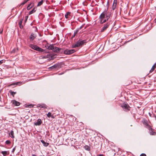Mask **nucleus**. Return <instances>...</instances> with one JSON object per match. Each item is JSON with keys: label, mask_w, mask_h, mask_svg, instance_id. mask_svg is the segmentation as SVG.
Segmentation results:
<instances>
[{"label": "nucleus", "mask_w": 156, "mask_h": 156, "mask_svg": "<svg viewBox=\"0 0 156 156\" xmlns=\"http://www.w3.org/2000/svg\"><path fill=\"white\" fill-rule=\"evenodd\" d=\"M86 41V40H79L75 44H73L72 47L73 48H75L76 47H79L80 46H82L87 42Z\"/></svg>", "instance_id": "f257e3e1"}, {"label": "nucleus", "mask_w": 156, "mask_h": 156, "mask_svg": "<svg viewBox=\"0 0 156 156\" xmlns=\"http://www.w3.org/2000/svg\"><path fill=\"white\" fill-rule=\"evenodd\" d=\"M29 47L32 49L37 51L43 52L44 51V50L42 49L39 48L36 45L31 44H29Z\"/></svg>", "instance_id": "f03ea898"}, {"label": "nucleus", "mask_w": 156, "mask_h": 156, "mask_svg": "<svg viewBox=\"0 0 156 156\" xmlns=\"http://www.w3.org/2000/svg\"><path fill=\"white\" fill-rule=\"evenodd\" d=\"M105 11H106V14H105V16H106V19L104 20L103 21H102L101 20V23H103L105 22H106L108 20V19L110 18V13L109 12H108L107 11V9H105Z\"/></svg>", "instance_id": "7ed1b4c3"}, {"label": "nucleus", "mask_w": 156, "mask_h": 156, "mask_svg": "<svg viewBox=\"0 0 156 156\" xmlns=\"http://www.w3.org/2000/svg\"><path fill=\"white\" fill-rule=\"evenodd\" d=\"M75 51L74 49L66 50L64 51V53L67 55H70L73 54Z\"/></svg>", "instance_id": "20e7f679"}, {"label": "nucleus", "mask_w": 156, "mask_h": 156, "mask_svg": "<svg viewBox=\"0 0 156 156\" xmlns=\"http://www.w3.org/2000/svg\"><path fill=\"white\" fill-rule=\"evenodd\" d=\"M143 122L144 124L146 126V128L150 130V129H151V127L150 126L148 125L147 121L145 120H144Z\"/></svg>", "instance_id": "39448f33"}, {"label": "nucleus", "mask_w": 156, "mask_h": 156, "mask_svg": "<svg viewBox=\"0 0 156 156\" xmlns=\"http://www.w3.org/2000/svg\"><path fill=\"white\" fill-rule=\"evenodd\" d=\"M42 123L41 120L40 119H38L37 120V122H35L34 124L35 126H40Z\"/></svg>", "instance_id": "423d86ee"}, {"label": "nucleus", "mask_w": 156, "mask_h": 156, "mask_svg": "<svg viewBox=\"0 0 156 156\" xmlns=\"http://www.w3.org/2000/svg\"><path fill=\"white\" fill-rule=\"evenodd\" d=\"M122 107L123 109H125L126 110H129V105L125 103H123V104L122 105Z\"/></svg>", "instance_id": "0eeeda50"}, {"label": "nucleus", "mask_w": 156, "mask_h": 156, "mask_svg": "<svg viewBox=\"0 0 156 156\" xmlns=\"http://www.w3.org/2000/svg\"><path fill=\"white\" fill-rule=\"evenodd\" d=\"M12 102L13 105L16 106H18L20 105V103L19 102L16 101L15 100H13L12 101Z\"/></svg>", "instance_id": "6e6552de"}, {"label": "nucleus", "mask_w": 156, "mask_h": 156, "mask_svg": "<svg viewBox=\"0 0 156 156\" xmlns=\"http://www.w3.org/2000/svg\"><path fill=\"white\" fill-rule=\"evenodd\" d=\"M61 50V48H58L57 47H54L52 51L55 52H58L60 51Z\"/></svg>", "instance_id": "1a4fd4ad"}, {"label": "nucleus", "mask_w": 156, "mask_h": 156, "mask_svg": "<svg viewBox=\"0 0 156 156\" xmlns=\"http://www.w3.org/2000/svg\"><path fill=\"white\" fill-rule=\"evenodd\" d=\"M109 25V24H108V23L105 24L104 25V26L102 28L101 31L103 32L108 27Z\"/></svg>", "instance_id": "9d476101"}, {"label": "nucleus", "mask_w": 156, "mask_h": 156, "mask_svg": "<svg viewBox=\"0 0 156 156\" xmlns=\"http://www.w3.org/2000/svg\"><path fill=\"white\" fill-rule=\"evenodd\" d=\"M117 0H114L112 6V9L114 10L117 5Z\"/></svg>", "instance_id": "9b49d317"}, {"label": "nucleus", "mask_w": 156, "mask_h": 156, "mask_svg": "<svg viewBox=\"0 0 156 156\" xmlns=\"http://www.w3.org/2000/svg\"><path fill=\"white\" fill-rule=\"evenodd\" d=\"M105 14H106V11H104L100 16V18L102 20L105 18Z\"/></svg>", "instance_id": "f8f14e48"}, {"label": "nucleus", "mask_w": 156, "mask_h": 156, "mask_svg": "<svg viewBox=\"0 0 156 156\" xmlns=\"http://www.w3.org/2000/svg\"><path fill=\"white\" fill-rule=\"evenodd\" d=\"M41 142L43 144V145L45 147H47L49 145V143L45 142L43 140H41Z\"/></svg>", "instance_id": "ddd939ff"}, {"label": "nucleus", "mask_w": 156, "mask_h": 156, "mask_svg": "<svg viewBox=\"0 0 156 156\" xmlns=\"http://www.w3.org/2000/svg\"><path fill=\"white\" fill-rule=\"evenodd\" d=\"M54 46L53 44H50L49 45H47L46 46L47 48L49 50H53Z\"/></svg>", "instance_id": "4468645a"}, {"label": "nucleus", "mask_w": 156, "mask_h": 156, "mask_svg": "<svg viewBox=\"0 0 156 156\" xmlns=\"http://www.w3.org/2000/svg\"><path fill=\"white\" fill-rule=\"evenodd\" d=\"M70 14H71L70 12H67L66 13L65 15V17L67 19H68L69 17L70 16Z\"/></svg>", "instance_id": "2eb2a0df"}, {"label": "nucleus", "mask_w": 156, "mask_h": 156, "mask_svg": "<svg viewBox=\"0 0 156 156\" xmlns=\"http://www.w3.org/2000/svg\"><path fill=\"white\" fill-rule=\"evenodd\" d=\"M36 37L35 35L33 34L32 33L31 34L30 36V38L32 40H34Z\"/></svg>", "instance_id": "dca6fc26"}, {"label": "nucleus", "mask_w": 156, "mask_h": 156, "mask_svg": "<svg viewBox=\"0 0 156 156\" xmlns=\"http://www.w3.org/2000/svg\"><path fill=\"white\" fill-rule=\"evenodd\" d=\"M150 131V134L152 135H155L156 134V133L154 132L152 129L151 128V129H150V130H149Z\"/></svg>", "instance_id": "f3484780"}, {"label": "nucleus", "mask_w": 156, "mask_h": 156, "mask_svg": "<svg viewBox=\"0 0 156 156\" xmlns=\"http://www.w3.org/2000/svg\"><path fill=\"white\" fill-rule=\"evenodd\" d=\"M14 132L13 130H11L10 133H9V135L12 138H14Z\"/></svg>", "instance_id": "a211bd4d"}, {"label": "nucleus", "mask_w": 156, "mask_h": 156, "mask_svg": "<svg viewBox=\"0 0 156 156\" xmlns=\"http://www.w3.org/2000/svg\"><path fill=\"white\" fill-rule=\"evenodd\" d=\"M38 106L41 108H46V105L44 104L38 105Z\"/></svg>", "instance_id": "6ab92c4d"}, {"label": "nucleus", "mask_w": 156, "mask_h": 156, "mask_svg": "<svg viewBox=\"0 0 156 156\" xmlns=\"http://www.w3.org/2000/svg\"><path fill=\"white\" fill-rule=\"evenodd\" d=\"M48 117L50 118L51 117L52 118H53V116L51 115V113L50 112H49L47 115Z\"/></svg>", "instance_id": "aec40b11"}, {"label": "nucleus", "mask_w": 156, "mask_h": 156, "mask_svg": "<svg viewBox=\"0 0 156 156\" xmlns=\"http://www.w3.org/2000/svg\"><path fill=\"white\" fill-rule=\"evenodd\" d=\"M44 2V0H42L40 2L37 4V6H40Z\"/></svg>", "instance_id": "412c9836"}, {"label": "nucleus", "mask_w": 156, "mask_h": 156, "mask_svg": "<svg viewBox=\"0 0 156 156\" xmlns=\"http://www.w3.org/2000/svg\"><path fill=\"white\" fill-rule=\"evenodd\" d=\"M9 92H10V94L12 95L13 96H14V94L16 93V92H13L11 90H10Z\"/></svg>", "instance_id": "4be33fe9"}, {"label": "nucleus", "mask_w": 156, "mask_h": 156, "mask_svg": "<svg viewBox=\"0 0 156 156\" xmlns=\"http://www.w3.org/2000/svg\"><path fill=\"white\" fill-rule=\"evenodd\" d=\"M155 68V65H154L152 68H151V70H150V73H151L154 70V69Z\"/></svg>", "instance_id": "5701e85b"}, {"label": "nucleus", "mask_w": 156, "mask_h": 156, "mask_svg": "<svg viewBox=\"0 0 156 156\" xmlns=\"http://www.w3.org/2000/svg\"><path fill=\"white\" fill-rule=\"evenodd\" d=\"M1 153L3 155H7L9 154L8 153V152L5 151H2Z\"/></svg>", "instance_id": "b1692460"}, {"label": "nucleus", "mask_w": 156, "mask_h": 156, "mask_svg": "<svg viewBox=\"0 0 156 156\" xmlns=\"http://www.w3.org/2000/svg\"><path fill=\"white\" fill-rule=\"evenodd\" d=\"M57 66H58L57 64H55V65H53V66H51L50 68H51V69H55V68H56L57 67Z\"/></svg>", "instance_id": "393cba45"}, {"label": "nucleus", "mask_w": 156, "mask_h": 156, "mask_svg": "<svg viewBox=\"0 0 156 156\" xmlns=\"http://www.w3.org/2000/svg\"><path fill=\"white\" fill-rule=\"evenodd\" d=\"M35 12V10L34 9H33L29 13V14H31L33 13H34V12Z\"/></svg>", "instance_id": "a878e982"}, {"label": "nucleus", "mask_w": 156, "mask_h": 156, "mask_svg": "<svg viewBox=\"0 0 156 156\" xmlns=\"http://www.w3.org/2000/svg\"><path fill=\"white\" fill-rule=\"evenodd\" d=\"M15 84L16 85H20L22 84L23 83H22V82H17L15 83Z\"/></svg>", "instance_id": "bb28decb"}, {"label": "nucleus", "mask_w": 156, "mask_h": 156, "mask_svg": "<svg viewBox=\"0 0 156 156\" xmlns=\"http://www.w3.org/2000/svg\"><path fill=\"white\" fill-rule=\"evenodd\" d=\"M10 143H11L10 141L9 140H6L5 141V143L7 144H10Z\"/></svg>", "instance_id": "cd10ccee"}, {"label": "nucleus", "mask_w": 156, "mask_h": 156, "mask_svg": "<svg viewBox=\"0 0 156 156\" xmlns=\"http://www.w3.org/2000/svg\"><path fill=\"white\" fill-rule=\"evenodd\" d=\"M27 107L28 108H31L33 107V105H28L27 106Z\"/></svg>", "instance_id": "c85d7f7f"}, {"label": "nucleus", "mask_w": 156, "mask_h": 156, "mask_svg": "<svg viewBox=\"0 0 156 156\" xmlns=\"http://www.w3.org/2000/svg\"><path fill=\"white\" fill-rule=\"evenodd\" d=\"M85 149L89 151L90 150L89 147L88 146H86L85 147Z\"/></svg>", "instance_id": "c756f323"}, {"label": "nucleus", "mask_w": 156, "mask_h": 156, "mask_svg": "<svg viewBox=\"0 0 156 156\" xmlns=\"http://www.w3.org/2000/svg\"><path fill=\"white\" fill-rule=\"evenodd\" d=\"M23 20H21L20 22H19V25H21V24H22V22H23Z\"/></svg>", "instance_id": "7c9ffc66"}, {"label": "nucleus", "mask_w": 156, "mask_h": 156, "mask_svg": "<svg viewBox=\"0 0 156 156\" xmlns=\"http://www.w3.org/2000/svg\"><path fill=\"white\" fill-rule=\"evenodd\" d=\"M27 2L24 0V1L21 3V5H23L24 4H25Z\"/></svg>", "instance_id": "2f4dec72"}, {"label": "nucleus", "mask_w": 156, "mask_h": 156, "mask_svg": "<svg viewBox=\"0 0 156 156\" xmlns=\"http://www.w3.org/2000/svg\"><path fill=\"white\" fill-rule=\"evenodd\" d=\"M30 5H28L27 7V9L28 10H30L31 8V7H30Z\"/></svg>", "instance_id": "473e14b6"}, {"label": "nucleus", "mask_w": 156, "mask_h": 156, "mask_svg": "<svg viewBox=\"0 0 156 156\" xmlns=\"http://www.w3.org/2000/svg\"><path fill=\"white\" fill-rule=\"evenodd\" d=\"M15 150H16V147L12 149V153L14 152Z\"/></svg>", "instance_id": "72a5a7b5"}, {"label": "nucleus", "mask_w": 156, "mask_h": 156, "mask_svg": "<svg viewBox=\"0 0 156 156\" xmlns=\"http://www.w3.org/2000/svg\"><path fill=\"white\" fill-rule=\"evenodd\" d=\"M140 156H146V155L145 154H140Z\"/></svg>", "instance_id": "f704fd0d"}, {"label": "nucleus", "mask_w": 156, "mask_h": 156, "mask_svg": "<svg viewBox=\"0 0 156 156\" xmlns=\"http://www.w3.org/2000/svg\"><path fill=\"white\" fill-rule=\"evenodd\" d=\"M48 58L47 56H44L42 57V58Z\"/></svg>", "instance_id": "c9c22d12"}, {"label": "nucleus", "mask_w": 156, "mask_h": 156, "mask_svg": "<svg viewBox=\"0 0 156 156\" xmlns=\"http://www.w3.org/2000/svg\"><path fill=\"white\" fill-rule=\"evenodd\" d=\"M3 62V60H2L0 61V65Z\"/></svg>", "instance_id": "e433bc0d"}, {"label": "nucleus", "mask_w": 156, "mask_h": 156, "mask_svg": "<svg viewBox=\"0 0 156 156\" xmlns=\"http://www.w3.org/2000/svg\"><path fill=\"white\" fill-rule=\"evenodd\" d=\"M77 31H76V32H75L74 33V35H73V36L72 37H74V36H75V35H76V33H77Z\"/></svg>", "instance_id": "4c0bfd02"}, {"label": "nucleus", "mask_w": 156, "mask_h": 156, "mask_svg": "<svg viewBox=\"0 0 156 156\" xmlns=\"http://www.w3.org/2000/svg\"><path fill=\"white\" fill-rule=\"evenodd\" d=\"M19 25H20V28H23V25H22V24Z\"/></svg>", "instance_id": "58836bf2"}, {"label": "nucleus", "mask_w": 156, "mask_h": 156, "mask_svg": "<svg viewBox=\"0 0 156 156\" xmlns=\"http://www.w3.org/2000/svg\"><path fill=\"white\" fill-rule=\"evenodd\" d=\"M2 30L1 32H0V34H2Z\"/></svg>", "instance_id": "ea45409f"}, {"label": "nucleus", "mask_w": 156, "mask_h": 156, "mask_svg": "<svg viewBox=\"0 0 156 156\" xmlns=\"http://www.w3.org/2000/svg\"><path fill=\"white\" fill-rule=\"evenodd\" d=\"M98 156H104L103 154H100Z\"/></svg>", "instance_id": "a19ab883"}, {"label": "nucleus", "mask_w": 156, "mask_h": 156, "mask_svg": "<svg viewBox=\"0 0 156 156\" xmlns=\"http://www.w3.org/2000/svg\"><path fill=\"white\" fill-rule=\"evenodd\" d=\"M27 2L29 0H25Z\"/></svg>", "instance_id": "79ce46f5"}]
</instances>
